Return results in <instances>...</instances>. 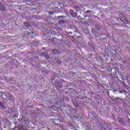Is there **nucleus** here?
<instances>
[{
	"instance_id": "f257e3e1",
	"label": "nucleus",
	"mask_w": 130,
	"mask_h": 130,
	"mask_svg": "<svg viewBox=\"0 0 130 130\" xmlns=\"http://www.w3.org/2000/svg\"><path fill=\"white\" fill-rule=\"evenodd\" d=\"M8 93H3L1 94L2 98H3L5 100H8Z\"/></svg>"
},
{
	"instance_id": "f03ea898",
	"label": "nucleus",
	"mask_w": 130,
	"mask_h": 130,
	"mask_svg": "<svg viewBox=\"0 0 130 130\" xmlns=\"http://www.w3.org/2000/svg\"><path fill=\"white\" fill-rule=\"evenodd\" d=\"M1 11L3 12H6V6L1 4Z\"/></svg>"
},
{
	"instance_id": "7ed1b4c3",
	"label": "nucleus",
	"mask_w": 130,
	"mask_h": 130,
	"mask_svg": "<svg viewBox=\"0 0 130 130\" xmlns=\"http://www.w3.org/2000/svg\"><path fill=\"white\" fill-rule=\"evenodd\" d=\"M41 55L42 56H44L45 58H49V57L48 56V54L46 53H42Z\"/></svg>"
},
{
	"instance_id": "20e7f679",
	"label": "nucleus",
	"mask_w": 130,
	"mask_h": 130,
	"mask_svg": "<svg viewBox=\"0 0 130 130\" xmlns=\"http://www.w3.org/2000/svg\"><path fill=\"white\" fill-rule=\"evenodd\" d=\"M70 14L72 16V17H76L77 14L75 13H74V11L70 10Z\"/></svg>"
},
{
	"instance_id": "39448f33",
	"label": "nucleus",
	"mask_w": 130,
	"mask_h": 130,
	"mask_svg": "<svg viewBox=\"0 0 130 130\" xmlns=\"http://www.w3.org/2000/svg\"><path fill=\"white\" fill-rule=\"evenodd\" d=\"M7 100H13V96L8 94V95H7Z\"/></svg>"
},
{
	"instance_id": "423d86ee",
	"label": "nucleus",
	"mask_w": 130,
	"mask_h": 130,
	"mask_svg": "<svg viewBox=\"0 0 130 130\" xmlns=\"http://www.w3.org/2000/svg\"><path fill=\"white\" fill-rule=\"evenodd\" d=\"M55 61L58 64H61V61H60V60L59 59H56Z\"/></svg>"
},
{
	"instance_id": "0eeeda50",
	"label": "nucleus",
	"mask_w": 130,
	"mask_h": 130,
	"mask_svg": "<svg viewBox=\"0 0 130 130\" xmlns=\"http://www.w3.org/2000/svg\"><path fill=\"white\" fill-rule=\"evenodd\" d=\"M95 29H96V30H98V31H99L100 30H101V27H100V25H96L95 26Z\"/></svg>"
},
{
	"instance_id": "6e6552de",
	"label": "nucleus",
	"mask_w": 130,
	"mask_h": 130,
	"mask_svg": "<svg viewBox=\"0 0 130 130\" xmlns=\"http://www.w3.org/2000/svg\"><path fill=\"white\" fill-rule=\"evenodd\" d=\"M1 107H2V108H4V109H6V108H7L6 105H5L2 103H1Z\"/></svg>"
},
{
	"instance_id": "1a4fd4ad",
	"label": "nucleus",
	"mask_w": 130,
	"mask_h": 130,
	"mask_svg": "<svg viewBox=\"0 0 130 130\" xmlns=\"http://www.w3.org/2000/svg\"><path fill=\"white\" fill-rule=\"evenodd\" d=\"M52 52L54 54H57L58 53V51L55 49L53 50Z\"/></svg>"
},
{
	"instance_id": "9d476101",
	"label": "nucleus",
	"mask_w": 130,
	"mask_h": 130,
	"mask_svg": "<svg viewBox=\"0 0 130 130\" xmlns=\"http://www.w3.org/2000/svg\"><path fill=\"white\" fill-rule=\"evenodd\" d=\"M118 121L120 123H124V121H123V119H119Z\"/></svg>"
},
{
	"instance_id": "9b49d317",
	"label": "nucleus",
	"mask_w": 130,
	"mask_h": 130,
	"mask_svg": "<svg viewBox=\"0 0 130 130\" xmlns=\"http://www.w3.org/2000/svg\"><path fill=\"white\" fill-rule=\"evenodd\" d=\"M24 26H25V27H28L29 26V24L28 23V22H24Z\"/></svg>"
},
{
	"instance_id": "f8f14e48",
	"label": "nucleus",
	"mask_w": 130,
	"mask_h": 130,
	"mask_svg": "<svg viewBox=\"0 0 130 130\" xmlns=\"http://www.w3.org/2000/svg\"><path fill=\"white\" fill-rule=\"evenodd\" d=\"M9 113H12L13 112V109H12V108H9Z\"/></svg>"
},
{
	"instance_id": "ddd939ff",
	"label": "nucleus",
	"mask_w": 130,
	"mask_h": 130,
	"mask_svg": "<svg viewBox=\"0 0 130 130\" xmlns=\"http://www.w3.org/2000/svg\"><path fill=\"white\" fill-rule=\"evenodd\" d=\"M119 18L120 19V20H122V19H123V16H122L121 15H120L119 16Z\"/></svg>"
},
{
	"instance_id": "4468645a",
	"label": "nucleus",
	"mask_w": 130,
	"mask_h": 130,
	"mask_svg": "<svg viewBox=\"0 0 130 130\" xmlns=\"http://www.w3.org/2000/svg\"><path fill=\"white\" fill-rule=\"evenodd\" d=\"M102 130H107V129H106V128H104L103 127H102Z\"/></svg>"
},
{
	"instance_id": "2eb2a0df",
	"label": "nucleus",
	"mask_w": 130,
	"mask_h": 130,
	"mask_svg": "<svg viewBox=\"0 0 130 130\" xmlns=\"http://www.w3.org/2000/svg\"><path fill=\"white\" fill-rule=\"evenodd\" d=\"M89 13H90V11H86V14H87V16H88V14H89Z\"/></svg>"
},
{
	"instance_id": "dca6fc26",
	"label": "nucleus",
	"mask_w": 130,
	"mask_h": 130,
	"mask_svg": "<svg viewBox=\"0 0 130 130\" xmlns=\"http://www.w3.org/2000/svg\"><path fill=\"white\" fill-rule=\"evenodd\" d=\"M74 105H75V107H78V104H74Z\"/></svg>"
},
{
	"instance_id": "f3484780",
	"label": "nucleus",
	"mask_w": 130,
	"mask_h": 130,
	"mask_svg": "<svg viewBox=\"0 0 130 130\" xmlns=\"http://www.w3.org/2000/svg\"><path fill=\"white\" fill-rule=\"evenodd\" d=\"M125 22H125L126 24H128V21H127L126 20H125Z\"/></svg>"
},
{
	"instance_id": "a211bd4d",
	"label": "nucleus",
	"mask_w": 130,
	"mask_h": 130,
	"mask_svg": "<svg viewBox=\"0 0 130 130\" xmlns=\"http://www.w3.org/2000/svg\"><path fill=\"white\" fill-rule=\"evenodd\" d=\"M84 17H88V16H86V15H85V16H84Z\"/></svg>"
},
{
	"instance_id": "6ab92c4d",
	"label": "nucleus",
	"mask_w": 130,
	"mask_h": 130,
	"mask_svg": "<svg viewBox=\"0 0 130 130\" xmlns=\"http://www.w3.org/2000/svg\"><path fill=\"white\" fill-rule=\"evenodd\" d=\"M78 18H81V16H78Z\"/></svg>"
},
{
	"instance_id": "aec40b11",
	"label": "nucleus",
	"mask_w": 130,
	"mask_h": 130,
	"mask_svg": "<svg viewBox=\"0 0 130 130\" xmlns=\"http://www.w3.org/2000/svg\"><path fill=\"white\" fill-rule=\"evenodd\" d=\"M119 92H120V93H122V92H121V91H120Z\"/></svg>"
},
{
	"instance_id": "412c9836",
	"label": "nucleus",
	"mask_w": 130,
	"mask_h": 130,
	"mask_svg": "<svg viewBox=\"0 0 130 130\" xmlns=\"http://www.w3.org/2000/svg\"><path fill=\"white\" fill-rule=\"evenodd\" d=\"M122 20V21H123V20H122V19H121Z\"/></svg>"
}]
</instances>
